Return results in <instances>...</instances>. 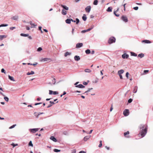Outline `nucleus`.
<instances>
[{
	"label": "nucleus",
	"instance_id": "obj_1",
	"mask_svg": "<svg viewBox=\"0 0 153 153\" xmlns=\"http://www.w3.org/2000/svg\"><path fill=\"white\" fill-rule=\"evenodd\" d=\"M147 129H143L140 132L139 134L141 135L142 137H144L145 135L147 133Z\"/></svg>",
	"mask_w": 153,
	"mask_h": 153
},
{
	"label": "nucleus",
	"instance_id": "obj_2",
	"mask_svg": "<svg viewBox=\"0 0 153 153\" xmlns=\"http://www.w3.org/2000/svg\"><path fill=\"white\" fill-rule=\"evenodd\" d=\"M40 61L41 62H50L52 61V60L51 59L48 58H42L41 60Z\"/></svg>",
	"mask_w": 153,
	"mask_h": 153
},
{
	"label": "nucleus",
	"instance_id": "obj_3",
	"mask_svg": "<svg viewBox=\"0 0 153 153\" xmlns=\"http://www.w3.org/2000/svg\"><path fill=\"white\" fill-rule=\"evenodd\" d=\"M115 41V39L114 37H111L109 39L108 41V43L109 44H111L113 42H114Z\"/></svg>",
	"mask_w": 153,
	"mask_h": 153
},
{
	"label": "nucleus",
	"instance_id": "obj_4",
	"mask_svg": "<svg viewBox=\"0 0 153 153\" xmlns=\"http://www.w3.org/2000/svg\"><path fill=\"white\" fill-rule=\"evenodd\" d=\"M148 126L146 124H141L140 126V129H147Z\"/></svg>",
	"mask_w": 153,
	"mask_h": 153
},
{
	"label": "nucleus",
	"instance_id": "obj_5",
	"mask_svg": "<svg viewBox=\"0 0 153 153\" xmlns=\"http://www.w3.org/2000/svg\"><path fill=\"white\" fill-rule=\"evenodd\" d=\"M123 114L125 116H128L129 114V110L127 109H125L123 112Z\"/></svg>",
	"mask_w": 153,
	"mask_h": 153
},
{
	"label": "nucleus",
	"instance_id": "obj_6",
	"mask_svg": "<svg viewBox=\"0 0 153 153\" xmlns=\"http://www.w3.org/2000/svg\"><path fill=\"white\" fill-rule=\"evenodd\" d=\"M91 7L90 6H87L85 8V11L87 13H89L91 10Z\"/></svg>",
	"mask_w": 153,
	"mask_h": 153
},
{
	"label": "nucleus",
	"instance_id": "obj_7",
	"mask_svg": "<svg viewBox=\"0 0 153 153\" xmlns=\"http://www.w3.org/2000/svg\"><path fill=\"white\" fill-rule=\"evenodd\" d=\"M58 94V92L57 91H53L51 90H49V94L50 95L54 94L56 95Z\"/></svg>",
	"mask_w": 153,
	"mask_h": 153
},
{
	"label": "nucleus",
	"instance_id": "obj_8",
	"mask_svg": "<svg viewBox=\"0 0 153 153\" xmlns=\"http://www.w3.org/2000/svg\"><path fill=\"white\" fill-rule=\"evenodd\" d=\"M121 19L123 21L126 22H128V18L126 16H123L121 17Z\"/></svg>",
	"mask_w": 153,
	"mask_h": 153
},
{
	"label": "nucleus",
	"instance_id": "obj_9",
	"mask_svg": "<svg viewBox=\"0 0 153 153\" xmlns=\"http://www.w3.org/2000/svg\"><path fill=\"white\" fill-rule=\"evenodd\" d=\"M39 129L38 128L31 129H30V131L31 132L35 133L37 131H38Z\"/></svg>",
	"mask_w": 153,
	"mask_h": 153
},
{
	"label": "nucleus",
	"instance_id": "obj_10",
	"mask_svg": "<svg viewBox=\"0 0 153 153\" xmlns=\"http://www.w3.org/2000/svg\"><path fill=\"white\" fill-rule=\"evenodd\" d=\"M83 46L82 43H77L76 45V48H79L82 47Z\"/></svg>",
	"mask_w": 153,
	"mask_h": 153
},
{
	"label": "nucleus",
	"instance_id": "obj_11",
	"mask_svg": "<svg viewBox=\"0 0 153 153\" xmlns=\"http://www.w3.org/2000/svg\"><path fill=\"white\" fill-rule=\"evenodd\" d=\"M128 56V55L126 53H124L122 55V57L123 59L127 58Z\"/></svg>",
	"mask_w": 153,
	"mask_h": 153
},
{
	"label": "nucleus",
	"instance_id": "obj_12",
	"mask_svg": "<svg viewBox=\"0 0 153 153\" xmlns=\"http://www.w3.org/2000/svg\"><path fill=\"white\" fill-rule=\"evenodd\" d=\"M74 59L75 61H78L80 59V57L79 56H75L74 57Z\"/></svg>",
	"mask_w": 153,
	"mask_h": 153
},
{
	"label": "nucleus",
	"instance_id": "obj_13",
	"mask_svg": "<svg viewBox=\"0 0 153 153\" xmlns=\"http://www.w3.org/2000/svg\"><path fill=\"white\" fill-rule=\"evenodd\" d=\"M119 10V8H118L116 11H114V15L117 17H119L120 16V15L119 14L117 13V12Z\"/></svg>",
	"mask_w": 153,
	"mask_h": 153
},
{
	"label": "nucleus",
	"instance_id": "obj_14",
	"mask_svg": "<svg viewBox=\"0 0 153 153\" xmlns=\"http://www.w3.org/2000/svg\"><path fill=\"white\" fill-rule=\"evenodd\" d=\"M60 6L61 7H62V8H63L65 10H68V9H69L68 7H67L66 6L63 5L62 4H61L60 5Z\"/></svg>",
	"mask_w": 153,
	"mask_h": 153
},
{
	"label": "nucleus",
	"instance_id": "obj_15",
	"mask_svg": "<svg viewBox=\"0 0 153 153\" xmlns=\"http://www.w3.org/2000/svg\"><path fill=\"white\" fill-rule=\"evenodd\" d=\"M129 134V131H127L126 132H125L124 133V136L126 137H128V138H129L130 137L129 136H126V135H128Z\"/></svg>",
	"mask_w": 153,
	"mask_h": 153
},
{
	"label": "nucleus",
	"instance_id": "obj_16",
	"mask_svg": "<svg viewBox=\"0 0 153 153\" xmlns=\"http://www.w3.org/2000/svg\"><path fill=\"white\" fill-rule=\"evenodd\" d=\"M91 137V136H86L84 137V140L85 141H86L88 140Z\"/></svg>",
	"mask_w": 153,
	"mask_h": 153
},
{
	"label": "nucleus",
	"instance_id": "obj_17",
	"mask_svg": "<svg viewBox=\"0 0 153 153\" xmlns=\"http://www.w3.org/2000/svg\"><path fill=\"white\" fill-rule=\"evenodd\" d=\"M76 87L80 88H83L85 87V86L82 84H79V85H76Z\"/></svg>",
	"mask_w": 153,
	"mask_h": 153
},
{
	"label": "nucleus",
	"instance_id": "obj_18",
	"mask_svg": "<svg viewBox=\"0 0 153 153\" xmlns=\"http://www.w3.org/2000/svg\"><path fill=\"white\" fill-rule=\"evenodd\" d=\"M50 139L51 140H52L53 141H54L55 142H56L57 141V140H56V138H55L53 136H51L50 137Z\"/></svg>",
	"mask_w": 153,
	"mask_h": 153
},
{
	"label": "nucleus",
	"instance_id": "obj_19",
	"mask_svg": "<svg viewBox=\"0 0 153 153\" xmlns=\"http://www.w3.org/2000/svg\"><path fill=\"white\" fill-rule=\"evenodd\" d=\"M142 42H144L146 43H151L150 41L147 40H144L142 41Z\"/></svg>",
	"mask_w": 153,
	"mask_h": 153
},
{
	"label": "nucleus",
	"instance_id": "obj_20",
	"mask_svg": "<svg viewBox=\"0 0 153 153\" xmlns=\"http://www.w3.org/2000/svg\"><path fill=\"white\" fill-rule=\"evenodd\" d=\"M124 72V71L123 70L121 69L118 72V74H123Z\"/></svg>",
	"mask_w": 153,
	"mask_h": 153
},
{
	"label": "nucleus",
	"instance_id": "obj_21",
	"mask_svg": "<svg viewBox=\"0 0 153 153\" xmlns=\"http://www.w3.org/2000/svg\"><path fill=\"white\" fill-rule=\"evenodd\" d=\"M137 89V86H135L134 87L133 90V92L134 93H136Z\"/></svg>",
	"mask_w": 153,
	"mask_h": 153
},
{
	"label": "nucleus",
	"instance_id": "obj_22",
	"mask_svg": "<svg viewBox=\"0 0 153 153\" xmlns=\"http://www.w3.org/2000/svg\"><path fill=\"white\" fill-rule=\"evenodd\" d=\"M67 12L64 10V9L62 10V13L64 15H66L67 14Z\"/></svg>",
	"mask_w": 153,
	"mask_h": 153
},
{
	"label": "nucleus",
	"instance_id": "obj_23",
	"mask_svg": "<svg viewBox=\"0 0 153 153\" xmlns=\"http://www.w3.org/2000/svg\"><path fill=\"white\" fill-rule=\"evenodd\" d=\"M34 72L33 71H31L30 72H28L27 73V75H33L34 74Z\"/></svg>",
	"mask_w": 153,
	"mask_h": 153
},
{
	"label": "nucleus",
	"instance_id": "obj_24",
	"mask_svg": "<svg viewBox=\"0 0 153 153\" xmlns=\"http://www.w3.org/2000/svg\"><path fill=\"white\" fill-rule=\"evenodd\" d=\"M82 19L84 21H85L87 19V17H86V15L85 14H83V16L82 17Z\"/></svg>",
	"mask_w": 153,
	"mask_h": 153
},
{
	"label": "nucleus",
	"instance_id": "obj_25",
	"mask_svg": "<svg viewBox=\"0 0 153 153\" xmlns=\"http://www.w3.org/2000/svg\"><path fill=\"white\" fill-rule=\"evenodd\" d=\"M65 22L67 24H70L71 22V20L69 19H67L65 20Z\"/></svg>",
	"mask_w": 153,
	"mask_h": 153
},
{
	"label": "nucleus",
	"instance_id": "obj_26",
	"mask_svg": "<svg viewBox=\"0 0 153 153\" xmlns=\"http://www.w3.org/2000/svg\"><path fill=\"white\" fill-rule=\"evenodd\" d=\"M18 18L17 16H15L12 17V19L13 20H17Z\"/></svg>",
	"mask_w": 153,
	"mask_h": 153
},
{
	"label": "nucleus",
	"instance_id": "obj_27",
	"mask_svg": "<svg viewBox=\"0 0 153 153\" xmlns=\"http://www.w3.org/2000/svg\"><path fill=\"white\" fill-rule=\"evenodd\" d=\"M144 54H143V53H140V54H139L138 56V57H140V58H142L144 56Z\"/></svg>",
	"mask_w": 153,
	"mask_h": 153
},
{
	"label": "nucleus",
	"instance_id": "obj_28",
	"mask_svg": "<svg viewBox=\"0 0 153 153\" xmlns=\"http://www.w3.org/2000/svg\"><path fill=\"white\" fill-rule=\"evenodd\" d=\"M7 36V35H1V40H2L3 39L6 38Z\"/></svg>",
	"mask_w": 153,
	"mask_h": 153
},
{
	"label": "nucleus",
	"instance_id": "obj_29",
	"mask_svg": "<svg viewBox=\"0 0 153 153\" xmlns=\"http://www.w3.org/2000/svg\"><path fill=\"white\" fill-rule=\"evenodd\" d=\"M71 53H69L68 52H66L64 55V56L65 57H66L68 55H71Z\"/></svg>",
	"mask_w": 153,
	"mask_h": 153
},
{
	"label": "nucleus",
	"instance_id": "obj_30",
	"mask_svg": "<svg viewBox=\"0 0 153 153\" xmlns=\"http://www.w3.org/2000/svg\"><path fill=\"white\" fill-rule=\"evenodd\" d=\"M20 35L22 36H29V34H25L24 33H21L20 34Z\"/></svg>",
	"mask_w": 153,
	"mask_h": 153
},
{
	"label": "nucleus",
	"instance_id": "obj_31",
	"mask_svg": "<svg viewBox=\"0 0 153 153\" xmlns=\"http://www.w3.org/2000/svg\"><path fill=\"white\" fill-rule=\"evenodd\" d=\"M8 77L10 80L13 81H15V80H14V78L13 77L10 76V75H9Z\"/></svg>",
	"mask_w": 153,
	"mask_h": 153
},
{
	"label": "nucleus",
	"instance_id": "obj_32",
	"mask_svg": "<svg viewBox=\"0 0 153 153\" xmlns=\"http://www.w3.org/2000/svg\"><path fill=\"white\" fill-rule=\"evenodd\" d=\"M131 55L132 56H137V54L133 52H131Z\"/></svg>",
	"mask_w": 153,
	"mask_h": 153
},
{
	"label": "nucleus",
	"instance_id": "obj_33",
	"mask_svg": "<svg viewBox=\"0 0 153 153\" xmlns=\"http://www.w3.org/2000/svg\"><path fill=\"white\" fill-rule=\"evenodd\" d=\"M30 25H31V28H33V27H34L35 26V24H33L32 23V22H30Z\"/></svg>",
	"mask_w": 153,
	"mask_h": 153
},
{
	"label": "nucleus",
	"instance_id": "obj_34",
	"mask_svg": "<svg viewBox=\"0 0 153 153\" xmlns=\"http://www.w3.org/2000/svg\"><path fill=\"white\" fill-rule=\"evenodd\" d=\"M85 53L87 54H89L91 53L90 50L89 49H87L85 51Z\"/></svg>",
	"mask_w": 153,
	"mask_h": 153
},
{
	"label": "nucleus",
	"instance_id": "obj_35",
	"mask_svg": "<svg viewBox=\"0 0 153 153\" xmlns=\"http://www.w3.org/2000/svg\"><path fill=\"white\" fill-rule=\"evenodd\" d=\"M34 114L36 117H38L39 114L38 113H37L36 112H35L34 113Z\"/></svg>",
	"mask_w": 153,
	"mask_h": 153
},
{
	"label": "nucleus",
	"instance_id": "obj_36",
	"mask_svg": "<svg viewBox=\"0 0 153 153\" xmlns=\"http://www.w3.org/2000/svg\"><path fill=\"white\" fill-rule=\"evenodd\" d=\"M112 8L111 7H108L107 9V11L108 12H111Z\"/></svg>",
	"mask_w": 153,
	"mask_h": 153
},
{
	"label": "nucleus",
	"instance_id": "obj_37",
	"mask_svg": "<svg viewBox=\"0 0 153 153\" xmlns=\"http://www.w3.org/2000/svg\"><path fill=\"white\" fill-rule=\"evenodd\" d=\"M98 0H95L93 2L94 4L95 5H97L98 4Z\"/></svg>",
	"mask_w": 153,
	"mask_h": 153
},
{
	"label": "nucleus",
	"instance_id": "obj_38",
	"mask_svg": "<svg viewBox=\"0 0 153 153\" xmlns=\"http://www.w3.org/2000/svg\"><path fill=\"white\" fill-rule=\"evenodd\" d=\"M149 72V71L148 70H145L144 71V73L143 74V75H144L146 73H148Z\"/></svg>",
	"mask_w": 153,
	"mask_h": 153
},
{
	"label": "nucleus",
	"instance_id": "obj_39",
	"mask_svg": "<svg viewBox=\"0 0 153 153\" xmlns=\"http://www.w3.org/2000/svg\"><path fill=\"white\" fill-rule=\"evenodd\" d=\"M85 71L86 72H90L91 71L89 69H85Z\"/></svg>",
	"mask_w": 153,
	"mask_h": 153
},
{
	"label": "nucleus",
	"instance_id": "obj_40",
	"mask_svg": "<svg viewBox=\"0 0 153 153\" xmlns=\"http://www.w3.org/2000/svg\"><path fill=\"white\" fill-rule=\"evenodd\" d=\"M102 140H100V144L99 145V147H102Z\"/></svg>",
	"mask_w": 153,
	"mask_h": 153
},
{
	"label": "nucleus",
	"instance_id": "obj_41",
	"mask_svg": "<svg viewBox=\"0 0 153 153\" xmlns=\"http://www.w3.org/2000/svg\"><path fill=\"white\" fill-rule=\"evenodd\" d=\"M53 151L55 152H60V150L57 149H54L53 150Z\"/></svg>",
	"mask_w": 153,
	"mask_h": 153
},
{
	"label": "nucleus",
	"instance_id": "obj_42",
	"mask_svg": "<svg viewBox=\"0 0 153 153\" xmlns=\"http://www.w3.org/2000/svg\"><path fill=\"white\" fill-rule=\"evenodd\" d=\"M11 145L13 146V147H14L15 146L18 145L17 144H14L13 143H12Z\"/></svg>",
	"mask_w": 153,
	"mask_h": 153
},
{
	"label": "nucleus",
	"instance_id": "obj_43",
	"mask_svg": "<svg viewBox=\"0 0 153 153\" xmlns=\"http://www.w3.org/2000/svg\"><path fill=\"white\" fill-rule=\"evenodd\" d=\"M29 146H30L32 147H33V144L32 143V141H30L29 143Z\"/></svg>",
	"mask_w": 153,
	"mask_h": 153
},
{
	"label": "nucleus",
	"instance_id": "obj_44",
	"mask_svg": "<svg viewBox=\"0 0 153 153\" xmlns=\"http://www.w3.org/2000/svg\"><path fill=\"white\" fill-rule=\"evenodd\" d=\"M4 99L7 102H8L9 100V99L7 97H4Z\"/></svg>",
	"mask_w": 153,
	"mask_h": 153
},
{
	"label": "nucleus",
	"instance_id": "obj_45",
	"mask_svg": "<svg viewBox=\"0 0 153 153\" xmlns=\"http://www.w3.org/2000/svg\"><path fill=\"white\" fill-rule=\"evenodd\" d=\"M8 25V24H1V27H5V26H7Z\"/></svg>",
	"mask_w": 153,
	"mask_h": 153
},
{
	"label": "nucleus",
	"instance_id": "obj_46",
	"mask_svg": "<svg viewBox=\"0 0 153 153\" xmlns=\"http://www.w3.org/2000/svg\"><path fill=\"white\" fill-rule=\"evenodd\" d=\"M93 28V27H91L87 29V30H86V31H87V32L91 30H92Z\"/></svg>",
	"mask_w": 153,
	"mask_h": 153
},
{
	"label": "nucleus",
	"instance_id": "obj_47",
	"mask_svg": "<svg viewBox=\"0 0 153 153\" xmlns=\"http://www.w3.org/2000/svg\"><path fill=\"white\" fill-rule=\"evenodd\" d=\"M132 100H133L132 99L130 98L128 100V102L129 103H131L132 102Z\"/></svg>",
	"mask_w": 153,
	"mask_h": 153
},
{
	"label": "nucleus",
	"instance_id": "obj_48",
	"mask_svg": "<svg viewBox=\"0 0 153 153\" xmlns=\"http://www.w3.org/2000/svg\"><path fill=\"white\" fill-rule=\"evenodd\" d=\"M16 124H15V125H13L11 126L10 128H9L10 129H11V128H14L16 126Z\"/></svg>",
	"mask_w": 153,
	"mask_h": 153
},
{
	"label": "nucleus",
	"instance_id": "obj_49",
	"mask_svg": "<svg viewBox=\"0 0 153 153\" xmlns=\"http://www.w3.org/2000/svg\"><path fill=\"white\" fill-rule=\"evenodd\" d=\"M129 74L128 73V72H127L126 74V77L127 78V79H128V75H129Z\"/></svg>",
	"mask_w": 153,
	"mask_h": 153
},
{
	"label": "nucleus",
	"instance_id": "obj_50",
	"mask_svg": "<svg viewBox=\"0 0 153 153\" xmlns=\"http://www.w3.org/2000/svg\"><path fill=\"white\" fill-rule=\"evenodd\" d=\"M42 48L41 47H39V48L37 49V51H40L42 50Z\"/></svg>",
	"mask_w": 153,
	"mask_h": 153
},
{
	"label": "nucleus",
	"instance_id": "obj_51",
	"mask_svg": "<svg viewBox=\"0 0 153 153\" xmlns=\"http://www.w3.org/2000/svg\"><path fill=\"white\" fill-rule=\"evenodd\" d=\"M76 24H77L79 23V20L78 19L76 18Z\"/></svg>",
	"mask_w": 153,
	"mask_h": 153
},
{
	"label": "nucleus",
	"instance_id": "obj_52",
	"mask_svg": "<svg viewBox=\"0 0 153 153\" xmlns=\"http://www.w3.org/2000/svg\"><path fill=\"white\" fill-rule=\"evenodd\" d=\"M50 104L52 106L53 105L55 104V103L53 102H52L51 101H50Z\"/></svg>",
	"mask_w": 153,
	"mask_h": 153
},
{
	"label": "nucleus",
	"instance_id": "obj_53",
	"mask_svg": "<svg viewBox=\"0 0 153 153\" xmlns=\"http://www.w3.org/2000/svg\"><path fill=\"white\" fill-rule=\"evenodd\" d=\"M63 134L65 135H67V134H68V132L67 131H64L63 133Z\"/></svg>",
	"mask_w": 153,
	"mask_h": 153
},
{
	"label": "nucleus",
	"instance_id": "obj_54",
	"mask_svg": "<svg viewBox=\"0 0 153 153\" xmlns=\"http://www.w3.org/2000/svg\"><path fill=\"white\" fill-rule=\"evenodd\" d=\"M1 72H2V73H4V74H5V70L3 69V68H2L1 70Z\"/></svg>",
	"mask_w": 153,
	"mask_h": 153
},
{
	"label": "nucleus",
	"instance_id": "obj_55",
	"mask_svg": "<svg viewBox=\"0 0 153 153\" xmlns=\"http://www.w3.org/2000/svg\"><path fill=\"white\" fill-rule=\"evenodd\" d=\"M133 9L135 10H137L138 9V7H134Z\"/></svg>",
	"mask_w": 153,
	"mask_h": 153
},
{
	"label": "nucleus",
	"instance_id": "obj_56",
	"mask_svg": "<svg viewBox=\"0 0 153 153\" xmlns=\"http://www.w3.org/2000/svg\"><path fill=\"white\" fill-rule=\"evenodd\" d=\"M15 27H10V29L11 30H13L14 29H15Z\"/></svg>",
	"mask_w": 153,
	"mask_h": 153
},
{
	"label": "nucleus",
	"instance_id": "obj_57",
	"mask_svg": "<svg viewBox=\"0 0 153 153\" xmlns=\"http://www.w3.org/2000/svg\"><path fill=\"white\" fill-rule=\"evenodd\" d=\"M42 104V102L37 103H36L35 104V105H39V104Z\"/></svg>",
	"mask_w": 153,
	"mask_h": 153
},
{
	"label": "nucleus",
	"instance_id": "obj_58",
	"mask_svg": "<svg viewBox=\"0 0 153 153\" xmlns=\"http://www.w3.org/2000/svg\"><path fill=\"white\" fill-rule=\"evenodd\" d=\"M120 76V78L121 79H123L122 76L121 74H118Z\"/></svg>",
	"mask_w": 153,
	"mask_h": 153
},
{
	"label": "nucleus",
	"instance_id": "obj_59",
	"mask_svg": "<svg viewBox=\"0 0 153 153\" xmlns=\"http://www.w3.org/2000/svg\"><path fill=\"white\" fill-rule=\"evenodd\" d=\"M37 63H35L32 64V65H33L34 66H35L37 65Z\"/></svg>",
	"mask_w": 153,
	"mask_h": 153
},
{
	"label": "nucleus",
	"instance_id": "obj_60",
	"mask_svg": "<svg viewBox=\"0 0 153 153\" xmlns=\"http://www.w3.org/2000/svg\"><path fill=\"white\" fill-rule=\"evenodd\" d=\"M112 107H113V105H111V107L110 109V111H111L113 109V108Z\"/></svg>",
	"mask_w": 153,
	"mask_h": 153
},
{
	"label": "nucleus",
	"instance_id": "obj_61",
	"mask_svg": "<svg viewBox=\"0 0 153 153\" xmlns=\"http://www.w3.org/2000/svg\"><path fill=\"white\" fill-rule=\"evenodd\" d=\"M105 148L108 150H109L110 149L109 147L107 146H105Z\"/></svg>",
	"mask_w": 153,
	"mask_h": 153
},
{
	"label": "nucleus",
	"instance_id": "obj_62",
	"mask_svg": "<svg viewBox=\"0 0 153 153\" xmlns=\"http://www.w3.org/2000/svg\"><path fill=\"white\" fill-rule=\"evenodd\" d=\"M83 84L85 85H86L88 84V83L86 82H84Z\"/></svg>",
	"mask_w": 153,
	"mask_h": 153
},
{
	"label": "nucleus",
	"instance_id": "obj_63",
	"mask_svg": "<svg viewBox=\"0 0 153 153\" xmlns=\"http://www.w3.org/2000/svg\"><path fill=\"white\" fill-rule=\"evenodd\" d=\"M26 29L27 30H30V28L29 27L27 26H26Z\"/></svg>",
	"mask_w": 153,
	"mask_h": 153
},
{
	"label": "nucleus",
	"instance_id": "obj_64",
	"mask_svg": "<svg viewBox=\"0 0 153 153\" xmlns=\"http://www.w3.org/2000/svg\"><path fill=\"white\" fill-rule=\"evenodd\" d=\"M79 153H86L85 152L83 151H81Z\"/></svg>",
	"mask_w": 153,
	"mask_h": 153
}]
</instances>
